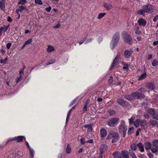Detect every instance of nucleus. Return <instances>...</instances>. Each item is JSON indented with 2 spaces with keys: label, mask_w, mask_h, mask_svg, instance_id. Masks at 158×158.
<instances>
[{
  "label": "nucleus",
  "mask_w": 158,
  "mask_h": 158,
  "mask_svg": "<svg viewBox=\"0 0 158 158\" xmlns=\"http://www.w3.org/2000/svg\"><path fill=\"white\" fill-rule=\"evenodd\" d=\"M111 139H112V143H113L117 142L119 140V135L118 133L113 131H110L106 139L109 140Z\"/></svg>",
  "instance_id": "1"
},
{
  "label": "nucleus",
  "mask_w": 158,
  "mask_h": 158,
  "mask_svg": "<svg viewBox=\"0 0 158 158\" xmlns=\"http://www.w3.org/2000/svg\"><path fill=\"white\" fill-rule=\"evenodd\" d=\"M119 40V33L117 32L113 35L112 40L111 41V44L113 45L112 49L113 50L118 44Z\"/></svg>",
  "instance_id": "2"
},
{
  "label": "nucleus",
  "mask_w": 158,
  "mask_h": 158,
  "mask_svg": "<svg viewBox=\"0 0 158 158\" xmlns=\"http://www.w3.org/2000/svg\"><path fill=\"white\" fill-rule=\"evenodd\" d=\"M119 119L117 118H114L109 119L107 121V124L111 127L115 126L118 124Z\"/></svg>",
  "instance_id": "3"
},
{
  "label": "nucleus",
  "mask_w": 158,
  "mask_h": 158,
  "mask_svg": "<svg viewBox=\"0 0 158 158\" xmlns=\"http://www.w3.org/2000/svg\"><path fill=\"white\" fill-rule=\"evenodd\" d=\"M151 151L154 153L158 151V140H155L152 142Z\"/></svg>",
  "instance_id": "4"
},
{
  "label": "nucleus",
  "mask_w": 158,
  "mask_h": 158,
  "mask_svg": "<svg viewBox=\"0 0 158 158\" xmlns=\"http://www.w3.org/2000/svg\"><path fill=\"white\" fill-rule=\"evenodd\" d=\"M143 8H144L145 13H152L154 10L153 6L151 4H147L143 6Z\"/></svg>",
  "instance_id": "5"
},
{
  "label": "nucleus",
  "mask_w": 158,
  "mask_h": 158,
  "mask_svg": "<svg viewBox=\"0 0 158 158\" xmlns=\"http://www.w3.org/2000/svg\"><path fill=\"white\" fill-rule=\"evenodd\" d=\"M117 102L119 104L124 107H127L128 106V102L125 101L123 99L118 98L117 100Z\"/></svg>",
  "instance_id": "6"
},
{
  "label": "nucleus",
  "mask_w": 158,
  "mask_h": 158,
  "mask_svg": "<svg viewBox=\"0 0 158 158\" xmlns=\"http://www.w3.org/2000/svg\"><path fill=\"white\" fill-rule=\"evenodd\" d=\"M119 130L120 133H123V137H125L126 135L125 133L127 131V128H125L124 125H122L120 126Z\"/></svg>",
  "instance_id": "7"
},
{
  "label": "nucleus",
  "mask_w": 158,
  "mask_h": 158,
  "mask_svg": "<svg viewBox=\"0 0 158 158\" xmlns=\"http://www.w3.org/2000/svg\"><path fill=\"white\" fill-rule=\"evenodd\" d=\"M122 35L124 41L128 43V34L127 32L123 31L122 33Z\"/></svg>",
  "instance_id": "8"
},
{
  "label": "nucleus",
  "mask_w": 158,
  "mask_h": 158,
  "mask_svg": "<svg viewBox=\"0 0 158 158\" xmlns=\"http://www.w3.org/2000/svg\"><path fill=\"white\" fill-rule=\"evenodd\" d=\"M131 95L133 98H138L141 99L144 98V96L143 95L139 94L138 92H135L132 94Z\"/></svg>",
  "instance_id": "9"
},
{
  "label": "nucleus",
  "mask_w": 158,
  "mask_h": 158,
  "mask_svg": "<svg viewBox=\"0 0 158 158\" xmlns=\"http://www.w3.org/2000/svg\"><path fill=\"white\" fill-rule=\"evenodd\" d=\"M23 139H25L24 136H19L15 137L12 139L11 140H16L17 142H21L23 141Z\"/></svg>",
  "instance_id": "10"
},
{
  "label": "nucleus",
  "mask_w": 158,
  "mask_h": 158,
  "mask_svg": "<svg viewBox=\"0 0 158 158\" xmlns=\"http://www.w3.org/2000/svg\"><path fill=\"white\" fill-rule=\"evenodd\" d=\"M100 134L101 137L102 139L105 138L107 135L106 130L103 128L101 129L100 130Z\"/></svg>",
  "instance_id": "11"
},
{
  "label": "nucleus",
  "mask_w": 158,
  "mask_h": 158,
  "mask_svg": "<svg viewBox=\"0 0 158 158\" xmlns=\"http://www.w3.org/2000/svg\"><path fill=\"white\" fill-rule=\"evenodd\" d=\"M138 22L140 26L142 25L143 26H144L146 24V21L143 19L142 18L139 19L138 20Z\"/></svg>",
  "instance_id": "12"
},
{
  "label": "nucleus",
  "mask_w": 158,
  "mask_h": 158,
  "mask_svg": "<svg viewBox=\"0 0 158 158\" xmlns=\"http://www.w3.org/2000/svg\"><path fill=\"white\" fill-rule=\"evenodd\" d=\"M140 124L142 127L144 129H146L147 128V123L145 120H142L141 121H140Z\"/></svg>",
  "instance_id": "13"
},
{
  "label": "nucleus",
  "mask_w": 158,
  "mask_h": 158,
  "mask_svg": "<svg viewBox=\"0 0 158 158\" xmlns=\"http://www.w3.org/2000/svg\"><path fill=\"white\" fill-rule=\"evenodd\" d=\"M121 154L123 158H128V152L127 151H122Z\"/></svg>",
  "instance_id": "14"
},
{
  "label": "nucleus",
  "mask_w": 158,
  "mask_h": 158,
  "mask_svg": "<svg viewBox=\"0 0 158 158\" xmlns=\"http://www.w3.org/2000/svg\"><path fill=\"white\" fill-rule=\"evenodd\" d=\"M104 7L107 10H109L112 8V6L110 4H107L105 2H103Z\"/></svg>",
  "instance_id": "15"
},
{
  "label": "nucleus",
  "mask_w": 158,
  "mask_h": 158,
  "mask_svg": "<svg viewBox=\"0 0 158 158\" xmlns=\"http://www.w3.org/2000/svg\"><path fill=\"white\" fill-rule=\"evenodd\" d=\"M92 124H85L84 125L85 128H88L87 132H91L92 131Z\"/></svg>",
  "instance_id": "16"
},
{
  "label": "nucleus",
  "mask_w": 158,
  "mask_h": 158,
  "mask_svg": "<svg viewBox=\"0 0 158 158\" xmlns=\"http://www.w3.org/2000/svg\"><path fill=\"white\" fill-rule=\"evenodd\" d=\"M113 156L115 158H122L120 152L117 151L113 153Z\"/></svg>",
  "instance_id": "17"
},
{
  "label": "nucleus",
  "mask_w": 158,
  "mask_h": 158,
  "mask_svg": "<svg viewBox=\"0 0 158 158\" xmlns=\"http://www.w3.org/2000/svg\"><path fill=\"white\" fill-rule=\"evenodd\" d=\"M152 144L148 142H146L144 143V146L146 150L151 149Z\"/></svg>",
  "instance_id": "18"
},
{
  "label": "nucleus",
  "mask_w": 158,
  "mask_h": 158,
  "mask_svg": "<svg viewBox=\"0 0 158 158\" xmlns=\"http://www.w3.org/2000/svg\"><path fill=\"white\" fill-rule=\"evenodd\" d=\"M137 146L140 152H143L144 151L143 147L141 143H138Z\"/></svg>",
  "instance_id": "19"
},
{
  "label": "nucleus",
  "mask_w": 158,
  "mask_h": 158,
  "mask_svg": "<svg viewBox=\"0 0 158 158\" xmlns=\"http://www.w3.org/2000/svg\"><path fill=\"white\" fill-rule=\"evenodd\" d=\"M147 87L150 90H153L155 88L154 85L152 83H149L147 84L146 85Z\"/></svg>",
  "instance_id": "20"
},
{
  "label": "nucleus",
  "mask_w": 158,
  "mask_h": 158,
  "mask_svg": "<svg viewBox=\"0 0 158 158\" xmlns=\"http://www.w3.org/2000/svg\"><path fill=\"white\" fill-rule=\"evenodd\" d=\"M47 51L48 52H51L54 51L55 49L53 47L50 45H48L47 48Z\"/></svg>",
  "instance_id": "21"
},
{
  "label": "nucleus",
  "mask_w": 158,
  "mask_h": 158,
  "mask_svg": "<svg viewBox=\"0 0 158 158\" xmlns=\"http://www.w3.org/2000/svg\"><path fill=\"white\" fill-rule=\"evenodd\" d=\"M9 27V26H4L3 27H2L0 29L2 32H5L6 31Z\"/></svg>",
  "instance_id": "22"
},
{
  "label": "nucleus",
  "mask_w": 158,
  "mask_h": 158,
  "mask_svg": "<svg viewBox=\"0 0 158 158\" xmlns=\"http://www.w3.org/2000/svg\"><path fill=\"white\" fill-rule=\"evenodd\" d=\"M145 13V12L144 10V8L139 10L137 11V14L139 15H142L143 16H144Z\"/></svg>",
  "instance_id": "23"
},
{
  "label": "nucleus",
  "mask_w": 158,
  "mask_h": 158,
  "mask_svg": "<svg viewBox=\"0 0 158 158\" xmlns=\"http://www.w3.org/2000/svg\"><path fill=\"white\" fill-rule=\"evenodd\" d=\"M149 124L152 126L157 125V122L153 119H151L149 122Z\"/></svg>",
  "instance_id": "24"
},
{
  "label": "nucleus",
  "mask_w": 158,
  "mask_h": 158,
  "mask_svg": "<svg viewBox=\"0 0 158 158\" xmlns=\"http://www.w3.org/2000/svg\"><path fill=\"white\" fill-rule=\"evenodd\" d=\"M75 106H74L73 107H72V108L68 112V114H67V118H66V123H67L68 121V119H69V115L70 114V113H71V111L72 110H74V109L75 108Z\"/></svg>",
  "instance_id": "25"
},
{
  "label": "nucleus",
  "mask_w": 158,
  "mask_h": 158,
  "mask_svg": "<svg viewBox=\"0 0 158 158\" xmlns=\"http://www.w3.org/2000/svg\"><path fill=\"white\" fill-rule=\"evenodd\" d=\"M129 153L131 158H137L135 153L131 150H129Z\"/></svg>",
  "instance_id": "26"
},
{
  "label": "nucleus",
  "mask_w": 158,
  "mask_h": 158,
  "mask_svg": "<svg viewBox=\"0 0 158 158\" xmlns=\"http://www.w3.org/2000/svg\"><path fill=\"white\" fill-rule=\"evenodd\" d=\"M148 113L149 114L152 116L156 113L155 110L152 109H149L148 111Z\"/></svg>",
  "instance_id": "27"
},
{
  "label": "nucleus",
  "mask_w": 158,
  "mask_h": 158,
  "mask_svg": "<svg viewBox=\"0 0 158 158\" xmlns=\"http://www.w3.org/2000/svg\"><path fill=\"white\" fill-rule=\"evenodd\" d=\"M140 120L139 119H137L135 121L134 123V125L136 127H139L140 124Z\"/></svg>",
  "instance_id": "28"
},
{
  "label": "nucleus",
  "mask_w": 158,
  "mask_h": 158,
  "mask_svg": "<svg viewBox=\"0 0 158 158\" xmlns=\"http://www.w3.org/2000/svg\"><path fill=\"white\" fill-rule=\"evenodd\" d=\"M67 153L69 154L71 152V149L69 144H68L66 149Z\"/></svg>",
  "instance_id": "29"
},
{
  "label": "nucleus",
  "mask_w": 158,
  "mask_h": 158,
  "mask_svg": "<svg viewBox=\"0 0 158 158\" xmlns=\"http://www.w3.org/2000/svg\"><path fill=\"white\" fill-rule=\"evenodd\" d=\"M19 10H20V12H22L24 10H27L26 7H25L23 6H19Z\"/></svg>",
  "instance_id": "30"
},
{
  "label": "nucleus",
  "mask_w": 158,
  "mask_h": 158,
  "mask_svg": "<svg viewBox=\"0 0 158 158\" xmlns=\"http://www.w3.org/2000/svg\"><path fill=\"white\" fill-rule=\"evenodd\" d=\"M56 61V60H55L53 59L52 60H48L47 63H46V65H48L49 64H53Z\"/></svg>",
  "instance_id": "31"
},
{
  "label": "nucleus",
  "mask_w": 158,
  "mask_h": 158,
  "mask_svg": "<svg viewBox=\"0 0 158 158\" xmlns=\"http://www.w3.org/2000/svg\"><path fill=\"white\" fill-rule=\"evenodd\" d=\"M146 73H144L143 74H142L141 76L139 77V80H141L144 79L145 77H146Z\"/></svg>",
  "instance_id": "32"
},
{
  "label": "nucleus",
  "mask_w": 158,
  "mask_h": 158,
  "mask_svg": "<svg viewBox=\"0 0 158 158\" xmlns=\"http://www.w3.org/2000/svg\"><path fill=\"white\" fill-rule=\"evenodd\" d=\"M106 15V13H100L99 14L98 17V19H100Z\"/></svg>",
  "instance_id": "33"
},
{
  "label": "nucleus",
  "mask_w": 158,
  "mask_h": 158,
  "mask_svg": "<svg viewBox=\"0 0 158 158\" xmlns=\"http://www.w3.org/2000/svg\"><path fill=\"white\" fill-rule=\"evenodd\" d=\"M152 117L153 119L158 120V114L155 113L154 115L152 116Z\"/></svg>",
  "instance_id": "34"
},
{
  "label": "nucleus",
  "mask_w": 158,
  "mask_h": 158,
  "mask_svg": "<svg viewBox=\"0 0 158 158\" xmlns=\"http://www.w3.org/2000/svg\"><path fill=\"white\" fill-rule=\"evenodd\" d=\"M124 57L126 58H128V50H125L124 51Z\"/></svg>",
  "instance_id": "35"
},
{
  "label": "nucleus",
  "mask_w": 158,
  "mask_h": 158,
  "mask_svg": "<svg viewBox=\"0 0 158 158\" xmlns=\"http://www.w3.org/2000/svg\"><path fill=\"white\" fill-rule=\"evenodd\" d=\"M29 150L30 154V155L31 157V158H33L34 156V150L31 148L30 149H29Z\"/></svg>",
  "instance_id": "36"
},
{
  "label": "nucleus",
  "mask_w": 158,
  "mask_h": 158,
  "mask_svg": "<svg viewBox=\"0 0 158 158\" xmlns=\"http://www.w3.org/2000/svg\"><path fill=\"white\" fill-rule=\"evenodd\" d=\"M27 2V1L26 0H20V1L18 2V4H21L23 5L26 3Z\"/></svg>",
  "instance_id": "37"
},
{
  "label": "nucleus",
  "mask_w": 158,
  "mask_h": 158,
  "mask_svg": "<svg viewBox=\"0 0 158 158\" xmlns=\"http://www.w3.org/2000/svg\"><path fill=\"white\" fill-rule=\"evenodd\" d=\"M0 8L1 10H3L5 8L4 4L2 2H0Z\"/></svg>",
  "instance_id": "38"
},
{
  "label": "nucleus",
  "mask_w": 158,
  "mask_h": 158,
  "mask_svg": "<svg viewBox=\"0 0 158 158\" xmlns=\"http://www.w3.org/2000/svg\"><path fill=\"white\" fill-rule=\"evenodd\" d=\"M130 147L133 150H135L136 148V145L134 144L131 145Z\"/></svg>",
  "instance_id": "39"
},
{
  "label": "nucleus",
  "mask_w": 158,
  "mask_h": 158,
  "mask_svg": "<svg viewBox=\"0 0 158 158\" xmlns=\"http://www.w3.org/2000/svg\"><path fill=\"white\" fill-rule=\"evenodd\" d=\"M107 146L106 145H102L100 147V149L104 150V151L107 148Z\"/></svg>",
  "instance_id": "40"
},
{
  "label": "nucleus",
  "mask_w": 158,
  "mask_h": 158,
  "mask_svg": "<svg viewBox=\"0 0 158 158\" xmlns=\"http://www.w3.org/2000/svg\"><path fill=\"white\" fill-rule=\"evenodd\" d=\"M22 78L23 77L20 75L19 78H16V83H18L20 81L22 80Z\"/></svg>",
  "instance_id": "41"
},
{
  "label": "nucleus",
  "mask_w": 158,
  "mask_h": 158,
  "mask_svg": "<svg viewBox=\"0 0 158 158\" xmlns=\"http://www.w3.org/2000/svg\"><path fill=\"white\" fill-rule=\"evenodd\" d=\"M7 60V58H6L4 60L1 59L0 61V62L1 64H5Z\"/></svg>",
  "instance_id": "42"
},
{
  "label": "nucleus",
  "mask_w": 158,
  "mask_h": 158,
  "mask_svg": "<svg viewBox=\"0 0 158 158\" xmlns=\"http://www.w3.org/2000/svg\"><path fill=\"white\" fill-rule=\"evenodd\" d=\"M35 2L36 3L39 5H42L43 4L41 0H35Z\"/></svg>",
  "instance_id": "43"
},
{
  "label": "nucleus",
  "mask_w": 158,
  "mask_h": 158,
  "mask_svg": "<svg viewBox=\"0 0 158 158\" xmlns=\"http://www.w3.org/2000/svg\"><path fill=\"white\" fill-rule=\"evenodd\" d=\"M32 41V39H30L27 40L26 42H25V44H28L31 43Z\"/></svg>",
  "instance_id": "44"
},
{
  "label": "nucleus",
  "mask_w": 158,
  "mask_h": 158,
  "mask_svg": "<svg viewBox=\"0 0 158 158\" xmlns=\"http://www.w3.org/2000/svg\"><path fill=\"white\" fill-rule=\"evenodd\" d=\"M157 64V62L156 60H154L152 63V65L154 66H156Z\"/></svg>",
  "instance_id": "45"
},
{
  "label": "nucleus",
  "mask_w": 158,
  "mask_h": 158,
  "mask_svg": "<svg viewBox=\"0 0 158 158\" xmlns=\"http://www.w3.org/2000/svg\"><path fill=\"white\" fill-rule=\"evenodd\" d=\"M147 155L149 158H152L153 157V155L150 152L148 153Z\"/></svg>",
  "instance_id": "46"
},
{
  "label": "nucleus",
  "mask_w": 158,
  "mask_h": 158,
  "mask_svg": "<svg viewBox=\"0 0 158 158\" xmlns=\"http://www.w3.org/2000/svg\"><path fill=\"white\" fill-rule=\"evenodd\" d=\"M11 45V44L9 43H8L6 45V48L7 49H9Z\"/></svg>",
  "instance_id": "47"
},
{
  "label": "nucleus",
  "mask_w": 158,
  "mask_h": 158,
  "mask_svg": "<svg viewBox=\"0 0 158 158\" xmlns=\"http://www.w3.org/2000/svg\"><path fill=\"white\" fill-rule=\"evenodd\" d=\"M134 128L133 127L129 128V132H130L131 133H132L134 131Z\"/></svg>",
  "instance_id": "48"
},
{
  "label": "nucleus",
  "mask_w": 158,
  "mask_h": 158,
  "mask_svg": "<svg viewBox=\"0 0 158 158\" xmlns=\"http://www.w3.org/2000/svg\"><path fill=\"white\" fill-rule=\"evenodd\" d=\"M141 130V129L139 128L136 131V136H138L139 135V132Z\"/></svg>",
  "instance_id": "49"
},
{
  "label": "nucleus",
  "mask_w": 158,
  "mask_h": 158,
  "mask_svg": "<svg viewBox=\"0 0 158 158\" xmlns=\"http://www.w3.org/2000/svg\"><path fill=\"white\" fill-rule=\"evenodd\" d=\"M128 68V65L127 64H126L124 65L123 67V69H127Z\"/></svg>",
  "instance_id": "50"
},
{
  "label": "nucleus",
  "mask_w": 158,
  "mask_h": 158,
  "mask_svg": "<svg viewBox=\"0 0 158 158\" xmlns=\"http://www.w3.org/2000/svg\"><path fill=\"white\" fill-rule=\"evenodd\" d=\"M84 140H85V139L83 138H82L80 139V141H81V143L82 144H84L86 143V142L84 141Z\"/></svg>",
  "instance_id": "51"
},
{
  "label": "nucleus",
  "mask_w": 158,
  "mask_h": 158,
  "mask_svg": "<svg viewBox=\"0 0 158 158\" xmlns=\"http://www.w3.org/2000/svg\"><path fill=\"white\" fill-rule=\"evenodd\" d=\"M135 33L137 35H140L141 34L142 32L140 30H137L135 31Z\"/></svg>",
  "instance_id": "52"
},
{
  "label": "nucleus",
  "mask_w": 158,
  "mask_h": 158,
  "mask_svg": "<svg viewBox=\"0 0 158 158\" xmlns=\"http://www.w3.org/2000/svg\"><path fill=\"white\" fill-rule=\"evenodd\" d=\"M134 118H135L134 117H132L130 118V119L129 120V122H130V123H132L133 122V121L134 119Z\"/></svg>",
  "instance_id": "53"
},
{
  "label": "nucleus",
  "mask_w": 158,
  "mask_h": 158,
  "mask_svg": "<svg viewBox=\"0 0 158 158\" xmlns=\"http://www.w3.org/2000/svg\"><path fill=\"white\" fill-rule=\"evenodd\" d=\"M120 54H118V55H117V56L115 57L114 59H115V60H118L120 58Z\"/></svg>",
  "instance_id": "54"
},
{
  "label": "nucleus",
  "mask_w": 158,
  "mask_h": 158,
  "mask_svg": "<svg viewBox=\"0 0 158 158\" xmlns=\"http://www.w3.org/2000/svg\"><path fill=\"white\" fill-rule=\"evenodd\" d=\"M51 7L50 6L48 7H47V8H45V10H46L48 12H50L51 10Z\"/></svg>",
  "instance_id": "55"
},
{
  "label": "nucleus",
  "mask_w": 158,
  "mask_h": 158,
  "mask_svg": "<svg viewBox=\"0 0 158 158\" xmlns=\"http://www.w3.org/2000/svg\"><path fill=\"white\" fill-rule=\"evenodd\" d=\"M87 103L85 104L84 106L83 107V111L85 112L86 111H87Z\"/></svg>",
  "instance_id": "56"
},
{
  "label": "nucleus",
  "mask_w": 158,
  "mask_h": 158,
  "mask_svg": "<svg viewBox=\"0 0 158 158\" xmlns=\"http://www.w3.org/2000/svg\"><path fill=\"white\" fill-rule=\"evenodd\" d=\"M19 74L20 76H22V75H23L24 72L23 69H21L20 71Z\"/></svg>",
  "instance_id": "57"
},
{
  "label": "nucleus",
  "mask_w": 158,
  "mask_h": 158,
  "mask_svg": "<svg viewBox=\"0 0 158 158\" xmlns=\"http://www.w3.org/2000/svg\"><path fill=\"white\" fill-rule=\"evenodd\" d=\"M77 100V98L75 99L72 102L70 103L69 106H72L75 102Z\"/></svg>",
  "instance_id": "58"
},
{
  "label": "nucleus",
  "mask_w": 158,
  "mask_h": 158,
  "mask_svg": "<svg viewBox=\"0 0 158 158\" xmlns=\"http://www.w3.org/2000/svg\"><path fill=\"white\" fill-rule=\"evenodd\" d=\"M7 20L10 22H12V19L10 16L8 17Z\"/></svg>",
  "instance_id": "59"
},
{
  "label": "nucleus",
  "mask_w": 158,
  "mask_h": 158,
  "mask_svg": "<svg viewBox=\"0 0 158 158\" xmlns=\"http://www.w3.org/2000/svg\"><path fill=\"white\" fill-rule=\"evenodd\" d=\"M138 91L140 92H145V90L143 88H141L140 89H139Z\"/></svg>",
  "instance_id": "60"
},
{
  "label": "nucleus",
  "mask_w": 158,
  "mask_h": 158,
  "mask_svg": "<svg viewBox=\"0 0 158 158\" xmlns=\"http://www.w3.org/2000/svg\"><path fill=\"white\" fill-rule=\"evenodd\" d=\"M113 81V77H110V79L109 80V82L110 83H111Z\"/></svg>",
  "instance_id": "61"
},
{
  "label": "nucleus",
  "mask_w": 158,
  "mask_h": 158,
  "mask_svg": "<svg viewBox=\"0 0 158 158\" xmlns=\"http://www.w3.org/2000/svg\"><path fill=\"white\" fill-rule=\"evenodd\" d=\"M115 112L114 110L111 111L109 113L110 114V115H112L113 114H115Z\"/></svg>",
  "instance_id": "62"
},
{
  "label": "nucleus",
  "mask_w": 158,
  "mask_h": 158,
  "mask_svg": "<svg viewBox=\"0 0 158 158\" xmlns=\"http://www.w3.org/2000/svg\"><path fill=\"white\" fill-rule=\"evenodd\" d=\"M152 55L149 54L148 55L147 59L148 60H150L152 58Z\"/></svg>",
  "instance_id": "63"
},
{
  "label": "nucleus",
  "mask_w": 158,
  "mask_h": 158,
  "mask_svg": "<svg viewBox=\"0 0 158 158\" xmlns=\"http://www.w3.org/2000/svg\"><path fill=\"white\" fill-rule=\"evenodd\" d=\"M153 44L154 46L157 45L158 44V41L154 42Z\"/></svg>",
  "instance_id": "64"
}]
</instances>
